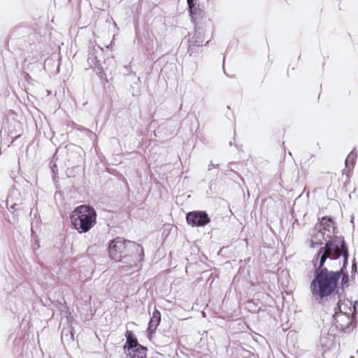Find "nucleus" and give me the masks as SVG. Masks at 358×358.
I'll list each match as a JSON object with an SVG mask.
<instances>
[{"label":"nucleus","mask_w":358,"mask_h":358,"mask_svg":"<svg viewBox=\"0 0 358 358\" xmlns=\"http://www.w3.org/2000/svg\"><path fill=\"white\" fill-rule=\"evenodd\" d=\"M52 61V59H46L45 61V63H44V69H45V66L48 64H49L50 62Z\"/></svg>","instance_id":"412c9836"},{"label":"nucleus","mask_w":358,"mask_h":358,"mask_svg":"<svg viewBox=\"0 0 358 358\" xmlns=\"http://www.w3.org/2000/svg\"><path fill=\"white\" fill-rule=\"evenodd\" d=\"M224 61H225V57H224V59H223V64H224Z\"/></svg>","instance_id":"bb28decb"},{"label":"nucleus","mask_w":358,"mask_h":358,"mask_svg":"<svg viewBox=\"0 0 358 358\" xmlns=\"http://www.w3.org/2000/svg\"><path fill=\"white\" fill-rule=\"evenodd\" d=\"M56 71H57V73H59V62H57V70H56Z\"/></svg>","instance_id":"4be33fe9"},{"label":"nucleus","mask_w":358,"mask_h":358,"mask_svg":"<svg viewBox=\"0 0 358 358\" xmlns=\"http://www.w3.org/2000/svg\"><path fill=\"white\" fill-rule=\"evenodd\" d=\"M187 53L190 57H197L203 46V41H188Z\"/></svg>","instance_id":"9d476101"},{"label":"nucleus","mask_w":358,"mask_h":358,"mask_svg":"<svg viewBox=\"0 0 358 358\" xmlns=\"http://www.w3.org/2000/svg\"><path fill=\"white\" fill-rule=\"evenodd\" d=\"M99 50L100 52H103V48L100 46L93 47L89 52L88 56V62L89 63H91L94 65H98L99 63H101V61L98 59V57L96 55L97 50Z\"/></svg>","instance_id":"4468645a"},{"label":"nucleus","mask_w":358,"mask_h":358,"mask_svg":"<svg viewBox=\"0 0 358 358\" xmlns=\"http://www.w3.org/2000/svg\"><path fill=\"white\" fill-rule=\"evenodd\" d=\"M348 275H344L343 276V278H342V282H343V283H345V282H348Z\"/></svg>","instance_id":"aec40b11"},{"label":"nucleus","mask_w":358,"mask_h":358,"mask_svg":"<svg viewBox=\"0 0 358 358\" xmlns=\"http://www.w3.org/2000/svg\"><path fill=\"white\" fill-rule=\"evenodd\" d=\"M15 203H13V204H11L10 208H14V206H15Z\"/></svg>","instance_id":"a878e982"},{"label":"nucleus","mask_w":358,"mask_h":358,"mask_svg":"<svg viewBox=\"0 0 358 358\" xmlns=\"http://www.w3.org/2000/svg\"><path fill=\"white\" fill-rule=\"evenodd\" d=\"M191 22L196 25V21L203 17V10L200 8L199 6H194V8H187Z\"/></svg>","instance_id":"9b49d317"},{"label":"nucleus","mask_w":358,"mask_h":358,"mask_svg":"<svg viewBox=\"0 0 358 358\" xmlns=\"http://www.w3.org/2000/svg\"><path fill=\"white\" fill-rule=\"evenodd\" d=\"M130 64L131 63L124 66V69L125 70L124 73L126 76L125 79L127 82L128 83H130L131 88L134 89L136 87V85H138V82L140 80V78L137 77L136 73L133 72Z\"/></svg>","instance_id":"0eeeda50"},{"label":"nucleus","mask_w":358,"mask_h":358,"mask_svg":"<svg viewBox=\"0 0 358 358\" xmlns=\"http://www.w3.org/2000/svg\"><path fill=\"white\" fill-rule=\"evenodd\" d=\"M11 202L10 197L7 199V205L8 206L9 203Z\"/></svg>","instance_id":"5701e85b"},{"label":"nucleus","mask_w":358,"mask_h":358,"mask_svg":"<svg viewBox=\"0 0 358 358\" xmlns=\"http://www.w3.org/2000/svg\"><path fill=\"white\" fill-rule=\"evenodd\" d=\"M334 227L333 221L331 219L323 217L321 221L315 225L313 231L311 238L309 241L310 247L315 248L322 245L323 241H327V243L331 241L330 238L334 234ZM332 241H336V243L339 244L340 250H341V243L344 241L342 240L341 241H338L336 239Z\"/></svg>","instance_id":"20e7f679"},{"label":"nucleus","mask_w":358,"mask_h":358,"mask_svg":"<svg viewBox=\"0 0 358 358\" xmlns=\"http://www.w3.org/2000/svg\"><path fill=\"white\" fill-rule=\"evenodd\" d=\"M335 322H336L337 327L341 329H344L348 326V324H347L346 326H341V323H344V320L343 319V317H339V322H338V321H335Z\"/></svg>","instance_id":"6ab92c4d"},{"label":"nucleus","mask_w":358,"mask_h":358,"mask_svg":"<svg viewBox=\"0 0 358 358\" xmlns=\"http://www.w3.org/2000/svg\"><path fill=\"white\" fill-rule=\"evenodd\" d=\"M187 222L193 227H203L210 221L208 214L204 211H192L186 215Z\"/></svg>","instance_id":"423d86ee"},{"label":"nucleus","mask_w":358,"mask_h":358,"mask_svg":"<svg viewBox=\"0 0 358 358\" xmlns=\"http://www.w3.org/2000/svg\"><path fill=\"white\" fill-rule=\"evenodd\" d=\"M341 248V250L336 241H329L324 247L320 248L313 259L315 278L311 282L310 289L313 296L320 299L327 297L334 292L342 274L341 271H330L324 267L326 260L328 258L336 259L342 256L343 266L348 262V250L345 241H342Z\"/></svg>","instance_id":"f257e3e1"},{"label":"nucleus","mask_w":358,"mask_h":358,"mask_svg":"<svg viewBox=\"0 0 358 358\" xmlns=\"http://www.w3.org/2000/svg\"><path fill=\"white\" fill-rule=\"evenodd\" d=\"M357 157V155L356 152H354V150H352L347 157L346 159H345V166L347 168H350V167H353L354 166V164H355V159Z\"/></svg>","instance_id":"2eb2a0df"},{"label":"nucleus","mask_w":358,"mask_h":358,"mask_svg":"<svg viewBox=\"0 0 358 358\" xmlns=\"http://www.w3.org/2000/svg\"><path fill=\"white\" fill-rule=\"evenodd\" d=\"M12 193H13V194H17V192L13 191Z\"/></svg>","instance_id":"cd10ccee"},{"label":"nucleus","mask_w":358,"mask_h":358,"mask_svg":"<svg viewBox=\"0 0 358 358\" xmlns=\"http://www.w3.org/2000/svg\"><path fill=\"white\" fill-rule=\"evenodd\" d=\"M187 8H194V6H199V4L197 3L196 0H187Z\"/></svg>","instance_id":"a211bd4d"},{"label":"nucleus","mask_w":358,"mask_h":358,"mask_svg":"<svg viewBox=\"0 0 358 358\" xmlns=\"http://www.w3.org/2000/svg\"><path fill=\"white\" fill-rule=\"evenodd\" d=\"M209 42H210V41H206V43L204 44V45H206V46L208 45Z\"/></svg>","instance_id":"393cba45"},{"label":"nucleus","mask_w":358,"mask_h":358,"mask_svg":"<svg viewBox=\"0 0 358 358\" xmlns=\"http://www.w3.org/2000/svg\"><path fill=\"white\" fill-rule=\"evenodd\" d=\"M127 342L124 346V352L125 350L130 348H137V346H142L138 343L137 339L132 335L131 331H127L126 333Z\"/></svg>","instance_id":"ddd939ff"},{"label":"nucleus","mask_w":358,"mask_h":358,"mask_svg":"<svg viewBox=\"0 0 358 358\" xmlns=\"http://www.w3.org/2000/svg\"><path fill=\"white\" fill-rule=\"evenodd\" d=\"M71 222L80 233L89 231L96 222V213L89 206L77 207L71 215Z\"/></svg>","instance_id":"7ed1b4c3"},{"label":"nucleus","mask_w":358,"mask_h":358,"mask_svg":"<svg viewBox=\"0 0 358 358\" xmlns=\"http://www.w3.org/2000/svg\"><path fill=\"white\" fill-rule=\"evenodd\" d=\"M21 81L24 87V90L39 87V82L32 78L28 73L24 72L22 73Z\"/></svg>","instance_id":"1a4fd4ad"},{"label":"nucleus","mask_w":358,"mask_h":358,"mask_svg":"<svg viewBox=\"0 0 358 358\" xmlns=\"http://www.w3.org/2000/svg\"><path fill=\"white\" fill-rule=\"evenodd\" d=\"M126 358H147V348L143 346H137V348L125 350Z\"/></svg>","instance_id":"6e6552de"},{"label":"nucleus","mask_w":358,"mask_h":358,"mask_svg":"<svg viewBox=\"0 0 358 358\" xmlns=\"http://www.w3.org/2000/svg\"><path fill=\"white\" fill-rule=\"evenodd\" d=\"M355 312V305L349 299H340L338 306L335 309L334 318L335 321L339 322V317H343L344 323L341 326H346L351 322V316Z\"/></svg>","instance_id":"39448f33"},{"label":"nucleus","mask_w":358,"mask_h":358,"mask_svg":"<svg viewBox=\"0 0 358 358\" xmlns=\"http://www.w3.org/2000/svg\"><path fill=\"white\" fill-rule=\"evenodd\" d=\"M213 166H214V165L212 163H210L208 166V169L210 170Z\"/></svg>","instance_id":"b1692460"},{"label":"nucleus","mask_w":358,"mask_h":358,"mask_svg":"<svg viewBox=\"0 0 358 358\" xmlns=\"http://www.w3.org/2000/svg\"><path fill=\"white\" fill-rule=\"evenodd\" d=\"M199 28L197 29L195 27V33L192 40H189L188 41H203V36L201 35V32L199 31Z\"/></svg>","instance_id":"f3484780"},{"label":"nucleus","mask_w":358,"mask_h":358,"mask_svg":"<svg viewBox=\"0 0 358 358\" xmlns=\"http://www.w3.org/2000/svg\"><path fill=\"white\" fill-rule=\"evenodd\" d=\"M161 320V314L159 310H155L152 313V316L149 322L148 329L150 331H155Z\"/></svg>","instance_id":"f8f14e48"},{"label":"nucleus","mask_w":358,"mask_h":358,"mask_svg":"<svg viewBox=\"0 0 358 358\" xmlns=\"http://www.w3.org/2000/svg\"><path fill=\"white\" fill-rule=\"evenodd\" d=\"M97 69H98V72H97V74L98 76H99V78L101 79V80H104L106 83H108V80L107 79V76H106V73H105L104 71V69L103 68V66H101V63H99V64L98 65H94Z\"/></svg>","instance_id":"dca6fc26"},{"label":"nucleus","mask_w":358,"mask_h":358,"mask_svg":"<svg viewBox=\"0 0 358 358\" xmlns=\"http://www.w3.org/2000/svg\"><path fill=\"white\" fill-rule=\"evenodd\" d=\"M110 257L117 262L122 263L125 271L136 267L141 261L143 248L134 242L117 238L110 241L108 247Z\"/></svg>","instance_id":"f03ea898"}]
</instances>
